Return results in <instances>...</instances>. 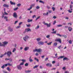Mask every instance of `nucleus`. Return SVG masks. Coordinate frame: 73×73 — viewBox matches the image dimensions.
<instances>
[{
  "mask_svg": "<svg viewBox=\"0 0 73 73\" xmlns=\"http://www.w3.org/2000/svg\"><path fill=\"white\" fill-rule=\"evenodd\" d=\"M3 44L1 43L0 42V46H3L4 47H5V45L7 44H8V42L5 41L2 42Z\"/></svg>",
  "mask_w": 73,
  "mask_h": 73,
  "instance_id": "nucleus-1",
  "label": "nucleus"
},
{
  "mask_svg": "<svg viewBox=\"0 0 73 73\" xmlns=\"http://www.w3.org/2000/svg\"><path fill=\"white\" fill-rule=\"evenodd\" d=\"M6 54H7V56L8 57H10L11 55L12 54V52L8 51L7 53L5 52L4 54V55H5Z\"/></svg>",
  "mask_w": 73,
  "mask_h": 73,
  "instance_id": "nucleus-2",
  "label": "nucleus"
},
{
  "mask_svg": "<svg viewBox=\"0 0 73 73\" xmlns=\"http://www.w3.org/2000/svg\"><path fill=\"white\" fill-rule=\"evenodd\" d=\"M35 4H32L31 6L27 10L28 11H30L31 9H32V7H35Z\"/></svg>",
  "mask_w": 73,
  "mask_h": 73,
  "instance_id": "nucleus-3",
  "label": "nucleus"
},
{
  "mask_svg": "<svg viewBox=\"0 0 73 73\" xmlns=\"http://www.w3.org/2000/svg\"><path fill=\"white\" fill-rule=\"evenodd\" d=\"M28 38H29V37L28 36L26 35L25 37H23V40L25 41H27L26 40H28Z\"/></svg>",
  "mask_w": 73,
  "mask_h": 73,
  "instance_id": "nucleus-4",
  "label": "nucleus"
},
{
  "mask_svg": "<svg viewBox=\"0 0 73 73\" xmlns=\"http://www.w3.org/2000/svg\"><path fill=\"white\" fill-rule=\"evenodd\" d=\"M43 24L44 25H47L48 28V27H50V25H51V24L50 23L49 24H48V23H45V22L44 21L43 22Z\"/></svg>",
  "mask_w": 73,
  "mask_h": 73,
  "instance_id": "nucleus-5",
  "label": "nucleus"
},
{
  "mask_svg": "<svg viewBox=\"0 0 73 73\" xmlns=\"http://www.w3.org/2000/svg\"><path fill=\"white\" fill-rule=\"evenodd\" d=\"M31 31V30L30 29L28 28V29H25V31L23 32V33H25L26 32H29Z\"/></svg>",
  "mask_w": 73,
  "mask_h": 73,
  "instance_id": "nucleus-6",
  "label": "nucleus"
},
{
  "mask_svg": "<svg viewBox=\"0 0 73 73\" xmlns=\"http://www.w3.org/2000/svg\"><path fill=\"white\" fill-rule=\"evenodd\" d=\"M55 41H58V42H59V43H60V44H61V39L59 38L55 40Z\"/></svg>",
  "mask_w": 73,
  "mask_h": 73,
  "instance_id": "nucleus-7",
  "label": "nucleus"
},
{
  "mask_svg": "<svg viewBox=\"0 0 73 73\" xmlns=\"http://www.w3.org/2000/svg\"><path fill=\"white\" fill-rule=\"evenodd\" d=\"M46 66H49V67H52V65L51 63H48L46 64Z\"/></svg>",
  "mask_w": 73,
  "mask_h": 73,
  "instance_id": "nucleus-8",
  "label": "nucleus"
},
{
  "mask_svg": "<svg viewBox=\"0 0 73 73\" xmlns=\"http://www.w3.org/2000/svg\"><path fill=\"white\" fill-rule=\"evenodd\" d=\"M38 45H44V43L43 42L40 41L38 42Z\"/></svg>",
  "mask_w": 73,
  "mask_h": 73,
  "instance_id": "nucleus-9",
  "label": "nucleus"
},
{
  "mask_svg": "<svg viewBox=\"0 0 73 73\" xmlns=\"http://www.w3.org/2000/svg\"><path fill=\"white\" fill-rule=\"evenodd\" d=\"M13 16L15 18H17V14H16V13H13Z\"/></svg>",
  "mask_w": 73,
  "mask_h": 73,
  "instance_id": "nucleus-10",
  "label": "nucleus"
},
{
  "mask_svg": "<svg viewBox=\"0 0 73 73\" xmlns=\"http://www.w3.org/2000/svg\"><path fill=\"white\" fill-rule=\"evenodd\" d=\"M3 6L4 7H6V8H8V7H9V5L5 4L3 5Z\"/></svg>",
  "mask_w": 73,
  "mask_h": 73,
  "instance_id": "nucleus-11",
  "label": "nucleus"
},
{
  "mask_svg": "<svg viewBox=\"0 0 73 73\" xmlns=\"http://www.w3.org/2000/svg\"><path fill=\"white\" fill-rule=\"evenodd\" d=\"M37 52L38 53H40V52H42V49L41 48H39L38 49H37Z\"/></svg>",
  "mask_w": 73,
  "mask_h": 73,
  "instance_id": "nucleus-12",
  "label": "nucleus"
},
{
  "mask_svg": "<svg viewBox=\"0 0 73 73\" xmlns=\"http://www.w3.org/2000/svg\"><path fill=\"white\" fill-rule=\"evenodd\" d=\"M31 58L32 57L30 56L29 58V61L30 62H33V60L31 59Z\"/></svg>",
  "mask_w": 73,
  "mask_h": 73,
  "instance_id": "nucleus-13",
  "label": "nucleus"
},
{
  "mask_svg": "<svg viewBox=\"0 0 73 73\" xmlns=\"http://www.w3.org/2000/svg\"><path fill=\"white\" fill-rule=\"evenodd\" d=\"M32 72V70H26L25 71V73H31Z\"/></svg>",
  "mask_w": 73,
  "mask_h": 73,
  "instance_id": "nucleus-14",
  "label": "nucleus"
},
{
  "mask_svg": "<svg viewBox=\"0 0 73 73\" xmlns=\"http://www.w3.org/2000/svg\"><path fill=\"white\" fill-rule=\"evenodd\" d=\"M9 32H12V31H13V29H11L10 27H9Z\"/></svg>",
  "mask_w": 73,
  "mask_h": 73,
  "instance_id": "nucleus-15",
  "label": "nucleus"
},
{
  "mask_svg": "<svg viewBox=\"0 0 73 73\" xmlns=\"http://www.w3.org/2000/svg\"><path fill=\"white\" fill-rule=\"evenodd\" d=\"M29 49V47H26L24 48V50L25 51H27V50Z\"/></svg>",
  "mask_w": 73,
  "mask_h": 73,
  "instance_id": "nucleus-16",
  "label": "nucleus"
},
{
  "mask_svg": "<svg viewBox=\"0 0 73 73\" xmlns=\"http://www.w3.org/2000/svg\"><path fill=\"white\" fill-rule=\"evenodd\" d=\"M72 8H73V6L71 5H70V9L71 11H72V10H73Z\"/></svg>",
  "mask_w": 73,
  "mask_h": 73,
  "instance_id": "nucleus-17",
  "label": "nucleus"
},
{
  "mask_svg": "<svg viewBox=\"0 0 73 73\" xmlns=\"http://www.w3.org/2000/svg\"><path fill=\"white\" fill-rule=\"evenodd\" d=\"M10 3L11 5H15L16 4V3H13L12 1H10Z\"/></svg>",
  "mask_w": 73,
  "mask_h": 73,
  "instance_id": "nucleus-18",
  "label": "nucleus"
},
{
  "mask_svg": "<svg viewBox=\"0 0 73 73\" xmlns=\"http://www.w3.org/2000/svg\"><path fill=\"white\" fill-rule=\"evenodd\" d=\"M33 21V19H28V20L27 21L28 23H30V22H32Z\"/></svg>",
  "mask_w": 73,
  "mask_h": 73,
  "instance_id": "nucleus-19",
  "label": "nucleus"
},
{
  "mask_svg": "<svg viewBox=\"0 0 73 73\" xmlns=\"http://www.w3.org/2000/svg\"><path fill=\"white\" fill-rule=\"evenodd\" d=\"M17 67L18 69H19V70H21L22 69L21 67L20 66H18Z\"/></svg>",
  "mask_w": 73,
  "mask_h": 73,
  "instance_id": "nucleus-20",
  "label": "nucleus"
},
{
  "mask_svg": "<svg viewBox=\"0 0 73 73\" xmlns=\"http://www.w3.org/2000/svg\"><path fill=\"white\" fill-rule=\"evenodd\" d=\"M8 65L9 66H12V64H9V63H7L5 64V66H7Z\"/></svg>",
  "mask_w": 73,
  "mask_h": 73,
  "instance_id": "nucleus-21",
  "label": "nucleus"
},
{
  "mask_svg": "<svg viewBox=\"0 0 73 73\" xmlns=\"http://www.w3.org/2000/svg\"><path fill=\"white\" fill-rule=\"evenodd\" d=\"M57 45V43L56 42H54L53 45V46H56Z\"/></svg>",
  "mask_w": 73,
  "mask_h": 73,
  "instance_id": "nucleus-22",
  "label": "nucleus"
},
{
  "mask_svg": "<svg viewBox=\"0 0 73 73\" xmlns=\"http://www.w3.org/2000/svg\"><path fill=\"white\" fill-rule=\"evenodd\" d=\"M68 30L70 32L72 30V28L70 27H69L68 28Z\"/></svg>",
  "mask_w": 73,
  "mask_h": 73,
  "instance_id": "nucleus-23",
  "label": "nucleus"
},
{
  "mask_svg": "<svg viewBox=\"0 0 73 73\" xmlns=\"http://www.w3.org/2000/svg\"><path fill=\"white\" fill-rule=\"evenodd\" d=\"M64 56H59L58 58V59H60V58H64Z\"/></svg>",
  "mask_w": 73,
  "mask_h": 73,
  "instance_id": "nucleus-24",
  "label": "nucleus"
},
{
  "mask_svg": "<svg viewBox=\"0 0 73 73\" xmlns=\"http://www.w3.org/2000/svg\"><path fill=\"white\" fill-rule=\"evenodd\" d=\"M68 42L69 43V44H72V40H70L68 41Z\"/></svg>",
  "mask_w": 73,
  "mask_h": 73,
  "instance_id": "nucleus-25",
  "label": "nucleus"
},
{
  "mask_svg": "<svg viewBox=\"0 0 73 73\" xmlns=\"http://www.w3.org/2000/svg\"><path fill=\"white\" fill-rule=\"evenodd\" d=\"M68 60V58L66 57L64 58L63 59V61H65V60Z\"/></svg>",
  "mask_w": 73,
  "mask_h": 73,
  "instance_id": "nucleus-26",
  "label": "nucleus"
},
{
  "mask_svg": "<svg viewBox=\"0 0 73 73\" xmlns=\"http://www.w3.org/2000/svg\"><path fill=\"white\" fill-rule=\"evenodd\" d=\"M21 61H22L23 62V63H24V62H26V60L24 59H22L21 60Z\"/></svg>",
  "mask_w": 73,
  "mask_h": 73,
  "instance_id": "nucleus-27",
  "label": "nucleus"
},
{
  "mask_svg": "<svg viewBox=\"0 0 73 73\" xmlns=\"http://www.w3.org/2000/svg\"><path fill=\"white\" fill-rule=\"evenodd\" d=\"M56 32H57V31H54L52 32L51 33H52V34H56Z\"/></svg>",
  "mask_w": 73,
  "mask_h": 73,
  "instance_id": "nucleus-28",
  "label": "nucleus"
},
{
  "mask_svg": "<svg viewBox=\"0 0 73 73\" xmlns=\"http://www.w3.org/2000/svg\"><path fill=\"white\" fill-rule=\"evenodd\" d=\"M36 40L38 42V41H40L41 40V38H38L36 39Z\"/></svg>",
  "mask_w": 73,
  "mask_h": 73,
  "instance_id": "nucleus-29",
  "label": "nucleus"
},
{
  "mask_svg": "<svg viewBox=\"0 0 73 73\" xmlns=\"http://www.w3.org/2000/svg\"><path fill=\"white\" fill-rule=\"evenodd\" d=\"M52 42H51L49 43H47V44H48V45H50L52 44Z\"/></svg>",
  "mask_w": 73,
  "mask_h": 73,
  "instance_id": "nucleus-30",
  "label": "nucleus"
},
{
  "mask_svg": "<svg viewBox=\"0 0 73 73\" xmlns=\"http://www.w3.org/2000/svg\"><path fill=\"white\" fill-rule=\"evenodd\" d=\"M34 60H36V61H37V62H38L39 61V60L38 59H37V58H34Z\"/></svg>",
  "mask_w": 73,
  "mask_h": 73,
  "instance_id": "nucleus-31",
  "label": "nucleus"
},
{
  "mask_svg": "<svg viewBox=\"0 0 73 73\" xmlns=\"http://www.w3.org/2000/svg\"><path fill=\"white\" fill-rule=\"evenodd\" d=\"M16 49L15 48H14L13 49V50L12 51V52H15V51H16Z\"/></svg>",
  "mask_w": 73,
  "mask_h": 73,
  "instance_id": "nucleus-32",
  "label": "nucleus"
},
{
  "mask_svg": "<svg viewBox=\"0 0 73 73\" xmlns=\"http://www.w3.org/2000/svg\"><path fill=\"white\" fill-rule=\"evenodd\" d=\"M39 1V3H43V4H44V2L42 1H41V0H40Z\"/></svg>",
  "mask_w": 73,
  "mask_h": 73,
  "instance_id": "nucleus-33",
  "label": "nucleus"
},
{
  "mask_svg": "<svg viewBox=\"0 0 73 73\" xmlns=\"http://www.w3.org/2000/svg\"><path fill=\"white\" fill-rule=\"evenodd\" d=\"M28 65H29V64L28 63H26L25 64V66H28Z\"/></svg>",
  "mask_w": 73,
  "mask_h": 73,
  "instance_id": "nucleus-34",
  "label": "nucleus"
},
{
  "mask_svg": "<svg viewBox=\"0 0 73 73\" xmlns=\"http://www.w3.org/2000/svg\"><path fill=\"white\" fill-rule=\"evenodd\" d=\"M38 66L36 65L33 67V68L34 69H35V68H37Z\"/></svg>",
  "mask_w": 73,
  "mask_h": 73,
  "instance_id": "nucleus-35",
  "label": "nucleus"
},
{
  "mask_svg": "<svg viewBox=\"0 0 73 73\" xmlns=\"http://www.w3.org/2000/svg\"><path fill=\"white\" fill-rule=\"evenodd\" d=\"M62 25H57V26L58 27H62Z\"/></svg>",
  "mask_w": 73,
  "mask_h": 73,
  "instance_id": "nucleus-36",
  "label": "nucleus"
},
{
  "mask_svg": "<svg viewBox=\"0 0 73 73\" xmlns=\"http://www.w3.org/2000/svg\"><path fill=\"white\" fill-rule=\"evenodd\" d=\"M62 36L64 37V38H66L67 37L65 35H62Z\"/></svg>",
  "mask_w": 73,
  "mask_h": 73,
  "instance_id": "nucleus-37",
  "label": "nucleus"
},
{
  "mask_svg": "<svg viewBox=\"0 0 73 73\" xmlns=\"http://www.w3.org/2000/svg\"><path fill=\"white\" fill-rule=\"evenodd\" d=\"M39 28V26L38 25L37 27L35 28V29H37Z\"/></svg>",
  "mask_w": 73,
  "mask_h": 73,
  "instance_id": "nucleus-38",
  "label": "nucleus"
},
{
  "mask_svg": "<svg viewBox=\"0 0 73 73\" xmlns=\"http://www.w3.org/2000/svg\"><path fill=\"white\" fill-rule=\"evenodd\" d=\"M5 65H4L1 67V68L3 69H4V67H5Z\"/></svg>",
  "mask_w": 73,
  "mask_h": 73,
  "instance_id": "nucleus-39",
  "label": "nucleus"
},
{
  "mask_svg": "<svg viewBox=\"0 0 73 73\" xmlns=\"http://www.w3.org/2000/svg\"><path fill=\"white\" fill-rule=\"evenodd\" d=\"M21 27L20 25L16 27V29H18V28H20Z\"/></svg>",
  "mask_w": 73,
  "mask_h": 73,
  "instance_id": "nucleus-40",
  "label": "nucleus"
},
{
  "mask_svg": "<svg viewBox=\"0 0 73 73\" xmlns=\"http://www.w3.org/2000/svg\"><path fill=\"white\" fill-rule=\"evenodd\" d=\"M68 12L69 13H72V11H70V10L69 9L68 11Z\"/></svg>",
  "mask_w": 73,
  "mask_h": 73,
  "instance_id": "nucleus-41",
  "label": "nucleus"
},
{
  "mask_svg": "<svg viewBox=\"0 0 73 73\" xmlns=\"http://www.w3.org/2000/svg\"><path fill=\"white\" fill-rule=\"evenodd\" d=\"M56 35L57 36H59L60 37H61V35H60L59 34H56Z\"/></svg>",
  "mask_w": 73,
  "mask_h": 73,
  "instance_id": "nucleus-42",
  "label": "nucleus"
},
{
  "mask_svg": "<svg viewBox=\"0 0 73 73\" xmlns=\"http://www.w3.org/2000/svg\"><path fill=\"white\" fill-rule=\"evenodd\" d=\"M36 8L37 9H39V8H40V7L38 6L36 7Z\"/></svg>",
  "mask_w": 73,
  "mask_h": 73,
  "instance_id": "nucleus-43",
  "label": "nucleus"
},
{
  "mask_svg": "<svg viewBox=\"0 0 73 73\" xmlns=\"http://www.w3.org/2000/svg\"><path fill=\"white\" fill-rule=\"evenodd\" d=\"M18 9V7H16V8L14 9V11H16V10H17Z\"/></svg>",
  "mask_w": 73,
  "mask_h": 73,
  "instance_id": "nucleus-44",
  "label": "nucleus"
},
{
  "mask_svg": "<svg viewBox=\"0 0 73 73\" xmlns=\"http://www.w3.org/2000/svg\"><path fill=\"white\" fill-rule=\"evenodd\" d=\"M24 63L23 62L21 63L19 65H24Z\"/></svg>",
  "mask_w": 73,
  "mask_h": 73,
  "instance_id": "nucleus-45",
  "label": "nucleus"
},
{
  "mask_svg": "<svg viewBox=\"0 0 73 73\" xmlns=\"http://www.w3.org/2000/svg\"><path fill=\"white\" fill-rule=\"evenodd\" d=\"M26 25L27 27H31V25L29 24V25Z\"/></svg>",
  "mask_w": 73,
  "mask_h": 73,
  "instance_id": "nucleus-46",
  "label": "nucleus"
},
{
  "mask_svg": "<svg viewBox=\"0 0 73 73\" xmlns=\"http://www.w3.org/2000/svg\"><path fill=\"white\" fill-rule=\"evenodd\" d=\"M48 60V58L47 57L46 58H45V61H46L47 60Z\"/></svg>",
  "mask_w": 73,
  "mask_h": 73,
  "instance_id": "nucleus-47",
  "label": "nucleus"
},
{
  "mask_svg": "<svg viewBox=\"0 0 73 73\" xmlns=\"http://www.w3.org/2000/svg\"><path fill=\"white\" fill-rule=\"evenodd\" d=\"M4 55H4V54L0 56V57H1V58H2V57H3L4 56Z\"/></svg>",
  "mask_w": 73,
  "mask_h": 73,
  "instance_id": "nucleus-48",
  "label": "nucleus"
},
{
  "mask_svg": "<svg viewBox=\"0 0 73 73\" xmlns=\"http://www.w3.org/2000/svg\"><path fill=\"white\" fill-rule=\"evenodd\" d=\"M33 51L34 52H37V49H35V50H33Z\"/></svg>",
  "mask_w": 73,
  "mask_h": 73,
  "instance_id": "nucleus-49",
  "label": "nucleus"
},
{
  "mask_svg": "<svg viewBox=\"0 0 73 73\" xmlns=\"http://www.w3.org/2000/svg\"><path fill=\"white\" fill-rule=\"evenodd\" d=\"M4 13L5 15H8V13H6L5 11L4 12Z\"/></svg>",
  "mask_w": 73,
  "mask_h": 73,
  "instance_id": "nucleus-50",
  "label": "nucleus"
},
{
  "mask_svg": "<svg viewBox=\"0 0 73 73\" xmlns=\"http://www.w3.org/2000/svg\"><path fill=\"white\" fill-rule=\"evenodd\" d=\"M52 63L53 64H55V63H56V61H53Z\"/></svg>",
  "mask_w": 73,
  "mask_h": 73,
  "instance_id": "nucleus-51",
  "label": "nucleus"
},
{
  "mask_svg": "<svg viewBox=\"0 0 73 73\" xmlns=\"http://www.w3.org/2000/svg\"><path fill=\"white\" fill-rule=\"evenodd\" d=\"M52 9H53V11H54L55 10V8L54 7H53L52 8Z\"/></svg>",
  "mask_w": 73,
  "mask_h": 73,
  "instance_id": "nucleus-52",
  "label": "nucleus"
},
{
  "mask_svg": "<svg viewBox=\"0 0 73 73\" xmlns=\"http://www.w3.org/2000/svg\"><path fill=\"white\" fill-rule=\"evenodd\" d=\"M56 17L55 16H54L52 18L54 19H56Z\"/></svg>",
  "mask_w": 73,
  "mask_h": 73,
  "instance_id": "nucleus-53",
  "label": "nucleus"
},
{
  "mask_svg": "<svg viewBox=\"0 0 73 73\" xmlns=\"http://www.w3.org/2000/svg\"><path fill=\"white\" fill-rule=\"evenodd\" d=\"M61 45H60L58 47V49H60V48H61Z\"/></svg>",
  "mask_w": 73,
  "mask_h": 73,
  "instance_id": "nucleus-54",
  "label": "nucleus"
},
{
  "mask_svg": "<svg viewBox=\"0 0 73 73\" xmlns=\"http://www.w3.org/2000/svg\"><path fill=\"white\" fill-rule=\"evenodd\" d=\"M7 69L8 70V71H10V70H9V67H7Z\"/></svg>",
  "mask_w": 73,
  "mask_h": 73,
  "instance_id": "nucleus-55",
  "label": "nucleus"
},
{
  "mask_svg": "<svg viewBox=\"0 0 73 73\" xmlns=\"http://www.w3.org/2000/svg\"><path fill=\"white\" fill-rule=\"evenodd\" d=\"M5 61H7V60H9V58H6L5 59Z\"/></svg>",
  "mask_w": 73,
  "mask_h": 73,
  "instance_id": "nucleus-56",
  "label": "nucleus"
},
{
  "mask_svg": "<svg viewBox=\"0 0 73 73\" xmlns=\"http://www.w3.org/2000/svg\"><path fill=\"white\" fill-rule=\"evenodd\" d=\"M56 23V21H54L53 23V25H54Z\"/></svg>",
  "mask_w": 73,
  "mask_h": 73,
  "instance_id": "nucleus-57",
  "label": "nucleus"
},
{
  "mask_svg": "<svg viewBox=\"0 0 73 73\" xmlns=\"http://www.w3.org/2000/svg\"><path fill=\"white\" fill-rule=\"evenodd\" d=\"M20 5H21V4H19L17 5V6H18V7H20Z\"/></svg>",
  "mask_w": 73,
  "mask_h": 73,
  "instance_id": "nucleus-58",
  "label": "nucleus"
},
{
  "mask_svg": "<svg viewBox=\"0 0 73 73\" xmlns=\"http://www.w3.org/2000/svg\"><path fill=\"white\" fill-rule=\"evenodd\" d=\"M39 18H40V17H38L36 19V20H37Z\"/></svg>",
  "mask_w": 73,
  "mask_h": 73,
  "instance_id": "nucleus-59",
  "label": "nucleus"
},
{
  "mask_svg": "<svg viewBox=\"0 0 73 73\" xmlns=\"http://www.w3.org/2000/svg\"><path fill=\"white\" fill-rule=\"evenodd\" d=\"M69 24H70V25H72V23H68V25H69Z\"/></svg>",
  "mask_w": 73,
  "mask_h": 73,
  "instance_id": "nucleus-60",
  "label": "nucleus"
},
{
  "mask_svg": "<svg viewBox=\"0 0 73 73\" xmlns=\"http://www.w3.org/2000/svg\"><path fill=\"white\" fill-rule=\"evenodd\" d=\"M47 8L48 9H50V7L48 6H47Z\"/></svg>",
  "mask_w": 73,
  "mask_h": 73,
  "instance_id": "nucleus-61",
  "label": "nucleus"
},
{
  "mask_svg": "<svg viewBox=\"0 0 73 73\" xmlns=\"http://www.w3.org/2000/svg\"><path fill=\"white\" fill-rule=\"evenodd\" d=\"M50 36L49 35H48L46 36L47 38H49Z\"/></svg>",
  "mask_w": 73,
  "mask_h": 73,
  "instance_id": "nucleus-62",
  "label": "nucleus"
},
{
  "mask_svg": "<svg viewBox=\"0 0 73 73\" xmlns=\"http://www.w3.org/2000/svg\"><path fill=\"white\" fill-rule=\"evenodd\" d=\"M36 17V15H34L33 16V18H34V17Z\"/></svg>",
  "mask_w": 73,
  "mask_h": 73,
  "instance_id": "nucleus-63",
  "label": "nucleus"
},
{
  "mask_svg": "<svg viewBox=\"0 0 73 73\" xmlns=\"http://www.w3.org/2000/svg\"><path fill=\"white\" fill-rule=\"evenodd\" d=\"M3 72H4V73H8L7 72L5 71H3Z\"/></svg>",
  "mask_w": 73,
  "mask_h": 73,
  "instance_id": "nucleus-64",
  "label": "nucleus"
}]
</instances>
